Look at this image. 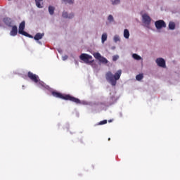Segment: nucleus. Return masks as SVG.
<instances>
[{"label": "nucleus", "mask_w": 180, "mask_h": 180, "mask_svg": "<svg viewBox=\"0 0 180 180\" xmlns=\"http://www.w3.org/2000/svg\"><path fill=\"white\" fill-rule=\"evenodd\" d=\"M67 58H68V56H65L63 57V60H67Z\"/></svg>", "instance_id": "27"}, {"label": "nucleus", "mask_w": 180, "mask_h": 180, "mask_svg": "<svg viewBox=\"0 0 180 180\" xmlns=\"http://www.w3.org/2000/svg\"><path fill=\"white\" fill-rule=\"evenodd\" d=\"M35 2L37 8H43V6H41V2H43V0H35Z\"/></svg>", "instance_id": "16"}, {"label": "nucleus", "mask_w": 180, "mask_h": 180, "mask_svg": "<svg viewBox=\"0 0 180 180\" xmlns=\"http://www.w3.org/2000/svg\"><path fill=\"white\" fill-rule=\"evenodd\" d=\"M132 57H133V58H134V60H137L138 61L140 60H141V56L137 55V53H134V54L132 55Z\"/></svg>", "instance_id": "17"}, {"label": "nucleus", "mask_w": 180, "mask_h": 180, "mask_svg": "<svg viewBox=\"0 0 180 180\" xmlns=\"http://www.w3.org/2000/svg\"><path fill=\"white\" fill-rule=\"evenodd\" d=\"M16 34H18V27L16 25H13L10 32V35L16 36Z\"/></svg>", "instance_id": "10"}, {"label": "nucleus", "mask_w": 180, "mask_h": 180, "mask_svg": "<svg viewBox=\"0 0 180 180\" xmlns=\"http://www.w3.org/2000/svg\"><path fill=\"white\" fill-rule=\"evenodd\" d=\"M120 77H122V70H118L115 75H113L110 71L105 73V79L112 86H116V84H117V81L120 79Z\"/></svg>", "instance_id": "1"}, {"label": "nucleus", "mask_w": 180, "mask_h": 180, "mask_svg": "<svg viewBox=\"0 0 180 180\" xmlns=\"http://www.w3.org/2000/svg\"><path fill=\"white\" fill-rule=\"evenodd\" d=\"M108 20H109V22H113V15H109L108 18Z\"/></svg>", "instance_id": "22"}, {"label": "nucleus", "mask_w": 180, "mask_h": 180, "mask_svg": "<svg viewBox=\"0 0 180 180\" xmlns=\"http://www.w3.org/2000/svg\"><path fill=\"white\" fill-rule=\"evenodd\" d=\"M169 30H175V22H169Z\"/></svg>", "instance_id": "15"}, {"label": "nucleus", "mask_w": 180, "mask_h": 180, "mask_svg": "<svg viewBox=\"0 0 180 180\" xmlns=\"http://www.w3.org/2000/svg\"><path fill=\"white\" fill-rule=\"evenodd\" d=\"M63 18L72 19V18H74V14H69L67 12H63L62 14Z\"/></svg>", "instance_id": "11"}, {"label": "nucleus", "mask_w": 180, "mask_h": 180, "mask_svg": "<svg viewBox=\"0 0 180 180\" xmlns=\"http://www.w3.org/2000/svg\"><path fill=\"white\" fill-rule=\"evenodd\" d=\"M54 7L53 6H49V12L50 13V15H54Z\"/></svg>", "instance_id": "18"}, {"label": "nucleus", "mask_w": 180, "mask_h": 180, "mask_svg": "<svg viewBox=\"0 0 180 180\" xmlns=\"http://www.w3.org/2000/svg\"><path fill=\"white\" fill-rule=\"evenodd\" d=\"M79 58L86 64H91V63H94V60H92V56H90L87 53H82L79 56Z\"/></svg>", "instance_id": "4"}, {"label": "nucleus", "mask_w": 180, "mask_h": 180, "mask_svg": "<svg viewBox=\"0 0 180 180\" xmlns=\"http://www.w3.org/2000/svg\"><path fill=\"white\" fill-rule=\"evenodd\" d=\"M108 40V34L103 33L101 37L102 43H105Z\"/></svg>", "instance_id": "14"}, {"label": "nucleus", "mask_w": 180, "mask_h": 180, "mask_svg": "<svg viewBox=\"0 0 180 180\" xmlns=\"http://www.w3.org/2000/svg\"><path fill=\"white\" fill-rule=\"evenodd\" d=\"M63 2H66L67 4H73L74 1L72 0H63Z\"/></svg>", "instance_id": "25"}, {"label": "nucleus", "mask_w": 180, "mask_h": 180, "mask_svg": "<svg viewBox=\"0 0 180 180\" xmlns=\"http://www.w3.org/2000/svg\"><path fill=\"white\" fill-rule=\"evenodd\" d=\"M144 78V76L143 75V74H139L138 75L136 76V79L137 81H141V79Z\"/></svg>", "instance_id": "19"}, {"label": "nucleus", "mask_w": 180, "mask_h": 180, "mask_svg": "<svg viewBox=\"0 0 180 180\" xmlns=\"http://www.w3.org/2000/svg\"><path fill=\"white\" fill-rule=\"evenodd\" d=\"M142 18L144 25L147 27L150 26V25L151 24V18H150V15L147 14H143L142 15Z\"/></svg>", "instance_id": "8"}, {"label": "nucleus", "mask_w": 180, "mask_h": 180, "mask_svg": "<svg viewBox=\"0 0 180 180\" xmlns=\"http://www.w3.org/2000/svg\"><path fill=\"white\" fill-rule=\"evenodd\" d=\"M156 63L159 67H162V68H165L166 65H165V60H164L162 58H158L156 59Z\"/></svg>", "instance_id": "9"}, {"label": "nucleus", "mask_w": 180, "mask_h": 180, "mask_svg": "<svg viewBox=\"0 0 180 180\" xmlns=\"http://www.w3.org/2000/svg\"><path fill=\"white\" fill-rule=\"evenodd\" d=\"M25 21H22L19 25L18 33L20 34H22V36H25V37H30V39H33V36L30 35V34L26 32L25 31Z\"/></svg>", "instance_id": "3"}, {"label": "nucleus", "mask_w": 180, "mask_h": 180, "mask_svg": "<svg viewBox=\"0 0 180 180\" xmlns=\"http://www.w3.org/2000/svg\"><path fill=\"white\" fill-rule=\"evenodd\" d=\"M119 59V56H114L112 57V60L117 61Z\"/></svg>", "instance_id": "26"}, {"label": "nucleus", "mask_w": 180, "mask_h": 180, "mask_svg": "<svg viewBox=\"0 0 180 180\" xmlns=\"http://www.w3.org/2000/svg\"><path fill=\"white\" fill-rule=\"evenodd\" d=\"M129 37H130V32H129V30L125 29L124 30V37L125 39H129Z\"/></svg>", "instance_id": "13"}, {"label": "nucleus", "mask_w": 180, "mask_h": 180, "mask_svg": "<svg viewBox=\"0 0 180 180\" xmlns=\"http://www.w3.org/2000/svg\"><path fill=\"white\" fill-rule=\"evenodd\" d=\"M117 4H120V0H114L112 1V5H117Z\"/></svg>", "instance_id": "24"}, {"label": "nucleus", "mask_w": 180, "mask_h": 180, "mask_svg": "<svg viewBox=\"0 0 180 180\" xmlns=\"http://www.w3.org/2000/svg\"><path fill=\"white\" fill-rule=\"evenodd\" d=\"M114 41H115V43H117V41H120V38L119 37V36L115 35L114 37Z\"/></svg>", "instance_id": "21"}, {"label": "nucleus", "mask_w": 180, "mask_h": 180, "mask_svg": "<svg viewBox=\"0 0 180 180\" xmlns=\"http://www.w3.org/2000/svg\"><path fill=\"white\" fill-rule=\"evenodd\" d=\"M52 95L55 98H59L64 101H70V102H74L75 103H77V105H79V103H81V100H79V98H77L70 94H63L57 91H52Z\"/></svg>", "instance_id": "2"}, {"label": "nucleus", "mask_w": 180, "mask_h": 180, "mask_svg": "<svg viewBox=\"0 0 180 180\" xmlns=\"http://www.w3.org/2000/svg\"><path fill=\"white\" fill-rule=\"evenodd\" d=\"M10 20H11V18H8L4 19V23H6V25H9Z\"/></svg>", "instance_id": "20"}, {"label": "nucleus", "mask_w": 180, "mask_h": 180, "mask_svg": "<svg viewBox=\"0 0 180 180\" xmlns=\"http://www.w3.org/2000/svg\"><path fill=\"white\" fill-rule=\"evenodd\" d=\"M27 77L30 78V79H31V81H32V82H34L35 84H37V82L40 81L39 76L36 74H33L32 72H28Z\"/></svg>", "instance_id": "6"}, {"label": "nucleus", "mask_w": 180, "mask_h": 180, "mask_svg": "<svg viewBox=\"0 0 180 180\" xmlns=\"http://www.w3.org/2000/svg\"><path fill=\"white\" fill-rule=\"evenodd\" d=\"M106 123H108V120H103V121H101V122L98 123V124H100V125L106 124Z\"/></svg>", "instance_id": "23"}, {"label": "nucleus", "mask_w": 180, "mask_h": 180, "mask_svg": "<svg viewBox=\"0 0 180 180\" xmlns=\"http://www.w3.org/2000/svg\"><path fill=\"white\" fill-rule=\"evenodd\" d=\"M108 141H110V138L108 139Z\"/></svg>", "instance_id": "28"}, {"label": "nucleus", "mask_w": 180, "mask_h": 180, "mask_svg": "<svg viewBox=\"0 0 180 180\" xmlns=\"http://www.w3.org/2000/svg\"><path fill=\"white\" fill-rule=\"evenodd\" d=\"M155 26L158 30H160V29H162V27H167V24L165 20H159L155 21Z\"/></svg>", "instance_id": "7"}, {"label": "nucleus", "mask_w": 180, "mask_h": 180, "mask_svg": "<svg viewBox=\"0 0 180 180\" xmlns=\"http://www.w3.org/2000/svg\"><path fill=\"white\" fill-rule=\"evenodd\" d=\"M93 56L94 58H96V60H98L100 63H102V64H108V59L102 56V55H101V53H99L98 52L94 53Z\"/></svg>", "instance_id": "5"}, {"label": "nucleus", "mask_w": 180, "mask_h": 180, "mask_svg": "<svg viewBox=\"0 0 180 180\" xmlns=\"http://www.w3.org/2000/svg\"><path fill=\"white\" fill-rule=\"evenodd\" d=\"M43 36H44V34L41 33H37L35 36L34 37V39L35 40H41L43 39Z\"/></svg>", "instance_id": "12"}]
</instances>
